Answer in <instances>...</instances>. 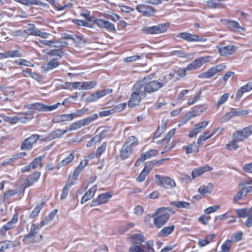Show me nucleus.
<instances>
[{
    "label": "nucleus",
    "mask_w": 252,
    "mask_h": 252,
    "mask_svg": "<svg viewBox=\"0 0 252 252\" xmlns=\"http://www.w3.org/2000/svg\"><path fill=\"white\" fill-rule=\"evenodd\" d=\"M170 208H159L156 213L153 215L154 224L158 228L164 225L170 217V213H172Z\"/></svg>",
    "instance_id": "1"
},
{
    "label": "nucleus",
    "mask_w": 252,
    "mask_h": 252,
    "mask_svg": "<svg viewBox=\"0 0 252 252\" xmlns=\"http://www.w3.org/2000/svg\"><path fill=\"white\" fill-rule=\"evenodd\" d=\"M168 82V79L165 76L158 80H153L149 82L145 81L144 89L147 93H152L158 91L159 89L163 87Z\"/></svg>",
    "instance_id": "2"
},
{
    "label": "nucleus",
    "mask_w": 252,
    "mask_h": 252,
    "mask_svg": "<svg viewBox=\"0 0 252 252\" xmlns=\"http://www.w3.org/2000/svg\"><path fill=\"white\" fill-rule=\"evenodd\" d=\"M98 118L97 114H93L90 116L82 120L77 121L71 124L67 128V131H71L74 130L78 129L80 127L88 125L91 123L93 121L96 120Z\"/></svg>",
    "instance_id": "3"
},
{
    "label": "nucleus",
    "mask_w": 252,
    "mask_h": 252,
    "mask_svg": "<svg viewBox=\"0 0 252 252\" xmlns=\"http://www.w3.org/2000/svg\"><path fill=\"white\" fill-rule=\"evenodd\" d=\"M155 177L156 179V184L159 186L170 189L174 188L176 186L175 181L168 177L156 174Z\"/></svg>",
    "instance_id": "4"
},
{
    "label": "nucleus",
    "mask_w": 252,
    "mask_h": 252,
    "mask_svg": "<svg viewBox=\"0 0 252 252\" xmlns=\"http://www.w3.org/2000/svg\"><path fill=\"white\" fill-rule=\"evenodd\" d=\"M39 227L34 224H32L30 228V232L25 235L23 241L26 242L32 238V243L39 242L42 239V235H38Z\"/></svg>",
    "instance_id": "5"
},
{
    "label": "nucleus",
    "mask_w": 252,
    "mask_h": 252,
    "mask_svg": "<svg viewBox=\"0 0 252 252\" xmlns=\"http://www.w3.org/2000/svg\"><path fill=\"white\" fill-rule=\"evenodd\" d=\"M252 134V126L250 125L244 127L242 129L236 130L233 133L232 136L241 142L248 138Z\"/></svg>",
    "instance_id": "6"
},
{
    "label": "nucleus",
    "mask_w": 252,
    "mask_h": 252,
    "mask_svg": "<svg viewBox=\"0 0 252 252\" xmlns=\"http://www.w3.org/2000/svg\"><path fill=\"white\" fill-rule=\"evenodd\" d=\"M169 28L167 24H160L151 27H145L142 29L143 32L149 34H159L165 32Z\"/></svg>",
    "instance_id": "7"
},
{
    "label": "nucleus",
    "mask_w": 252,
    "mask_h": 252,
    "mask_svg": "<svg viewBox=\"0 0 252 252\" xmlns=\"http://www.w3.org/2000/svg\"><path fill=\"white\" fill-rule=\"evenodd\" d=\"M136 10L145 17H152L156 12V10L152 6L144 4H139L137 5Z\"/></svg>",
    "instance_id": "8"
},
{
    "label": "nucleus",
    "mask_w": 252,
    "mask_h": 252,
    "mask_svg": "<svg viewBox=\"0 0 252 252\" xmlns=\"http://www.w3.org/2000/svg\"><path fill=\"white\" fill-rule=\"evenodd\" d=\"M112 92V89H107L95 92L87 97L86 98V101L87 102H94L106 94H110Z\"/></svg>",
    "instance_id": "9"
},
{
    "label": "nucleus",
    "mask_w": 252,
    "mask_h": 252,
    "mask_svg": "<svg viewBox=\"0 0 252 252\" xmlns=\"http://www.w3.org/2000/svg\"><path fill=\"white\" fill-rule=\"evenodd\" d=\"M149 77H144L143 79L137 81L133 86V92H136L137 94L141 95V96L145 97L146 91L144 88L145 87V81L149 79Z\"/></svg>",
    "instance_id": "10"
},
{
    "label": "nucleus",
    "mask_w": 252,
    "mask_h": 252,
    "mask_svg": "<svg viewBox=\"0 0 252 252\" xmlns=\"http://www.w3.org/2000/svg\"><path fill=\"white\" fill-rule=\"evenodd\" d=\"M178 37L188 42H204L206 41V39L205 38L200 37L188 32L180 33L178 34Z\"/></svg>",
    "instance_id": "11"
},
{
    "label": "nucleus",
    "mask_w": 252,
    "mask_h": 252,
    "mask_svg": "<svg viewBox=\"0 0 252 252\" xmlns=\"http://www.w3.org/2000/svg\"><path fill=\"white\" fill-rule=\"evenodd\" d=\"M39 136L38 134H34L30 137L26 138L23 142L21 145V149L22 150H30L32 148V146L39 138Z\"/></svg>",
    "instance_id": "12"
},
{
    "label": "nucleus",
    "mask_w": 252,
    "mask_h": 252,
    "mask_svg": "<svg viewBox=\"0 0 252 252\" xmlns=\"http://www.w3.org/2000/svg\"><path fill=\"white\" fill-rule=\"evenodd\" d=\"M208 124V121H203L198 124H195L194 128L189 132V138H193L196 136L198 133L203 130Z\"/></svg>",
    "instance_id": "13"
},
{
    "label": "nucleus",
    "mask_w": 252,
    "mask_h": 252,
    "mask_svg": "<svg viewBox=\"0 0 252 252\" xmlns=\"http://www.w3.org/2000/svg\"><path fill=\"white\" fill-rule=\"evenodd\" d=\"M208 61V57H207L197 58L191 63H189L186 67V69L188 71L196 69Z\"/></svg>",
    "instance_id": "14"
},
{
    "label": "nucleus",
    "mask_w": 252,
    "mask_h": 252,
    "mask_svg": "<svg viewBox=\"0 0 252 252\" xmlns=\"http://www.w3.org/2000/svg\"><path fill=\"white\" fill-rule=\"evenodd\" d=\"M111 197L112 195L110 192L102 193L100 194L97 198L92 201L90 206L91 207H94L106 203Z\"/></svg>",
    "instance_id": "15"
},
{
    "label": "nucleus",
    "mask_w": 252,
    "mask_h": 252,
    "mask_svg": "<svg viewBox=\"0 0 252 252\" xmlns=\"http://www.w3.org/2000/svg\"><path fill=\"white\" fill-rule=\"evenodd\" d=\"M18 218V215L14 214L11 220L2 226L0 231V234L1 236H4L6 235V233L7 231L12 229L15 227V224L17 222Z\"/></svg>",
    "instance_id": "16"
},
{
    "label": "nucleus",
    "mask_w": 252,
    "mask_h": 252,
    "mask_svg": "<svg viewBox=\"0 0 252 252\" xmlns=\"http://www.w3.org/2000/svg\"><path fill=\"white\" fill-rule=\"evenodd\" d=\"M220 55L222 56L231 55L236 50V47L234 45H220L217 47Z\"/></svg>",
    "instance_id": "17"
},
{
    "label": "nucleus",
    "mask_w": 252,
    "mask_h": 252,
    "mask_svg": "<svg viewBox=\"0 0 252 252\" xmlns=\"http://www.w3.org/2000/svg\"><path fill=\"white\" fill-rule=\"evenodd\" d=\"M61 104V103H57L54 105L48 106L43 103H34V110L40 111L50 112L57 109Z\"/></svg>",
    "instance_id": "18"
},
{
    "label": "nucleus",
    "mask_w": 252,
    "mask_h": 252,
    "mask_svg": "<svg viewBox=\"0 0 252 252\" xmlns=\"http://www.w3.org/2000/svg\"><path fill=\"white\" fill-rule=\"evenodd\" d=\"M20 243L17 241L5 240L0 242V252H3L5 250L11 248L18 247Z\"/></svg>",
    "instance_id": "19"
},
{
    "label": "nucleus",
    "mask_w": 252,
    "mask_h": 252,
    "mask_svg": "<svg viewBox=\"0 0 252 252\" xmlns=\"http://www.w3.org/2000/svg\"><path fill=\"white\" fill-rule=\"evenodd\" d=\"M220 22L226 27L232 31L238 30L241 29L239 23L237 21L229 19H221Z\"/></svg>",
    "instance_id": "20"
},
{
    "label": "nucleus",
    "mask_w": 252,
    "mask_h": 252,
    "mask_svg": "<svg viewBox=\"0 0 252 252\" xmlns=\"http://www.w3.org/2000/svg\"><path fill=\"white\" fill-rule=\"evenodd\" d=\"M143 97V96H141V95L137 94V93L133 92L128 102V106L129 107H133L138 105L141 102L142 98Z\"/></svg>",
    "instance_id": "21"
},
{
    "label": "nucleus",
    "mask_w": 252,
    "mask_h": 252,
    "mask_svg": "<svg viewBox=\"0 0 252 252\" xmlns=\"http://www.w3.org/2000/svg\"><path fill=\"white\" fill-rule=\"evenodd\" d=\"M67 132H68L67 128L64 130L57 129L54 131H51L47 136V138L50 140L60 138L62 137Z\"/></svg>",
    "instance_id": "22"
},
{
    "label": "nucleus",
    "mask_w": 252,
    "mask_h": 252,
    "mask_svg": "<svg viewBox=\"0 0 252 252\" xmlns=\"http://www.w3.org/2000/svg\"><path fill=\"white\" fill-rule=\"evenodd\" d=\"M41 175L40 172H35L32 174L28 176L26 179V183L27 187L32 186L34 183L36 182Z\"/></svg>",
    "instance_id": "23"
},
{
    "label": "nucleus",
    "mask_w": 252,
    "mask_h": 252,
    "mask_svg": "<svg viewBox=\"0 0 252 252\" xmlns=\"http://www.w3.org/2000/svg\"><path fill=\"white\" fill-rule=\"evenodd\" d=\"M213 169V167L209 166H205L194 169L191 172L192 179H194L197 176L202 174L205 172L210 171Z\"/></svg>",
    "instance_id": "24"
},
{
    "label": "nucleus",
    "mask_w": 252,
    "mask_h": 252,
    "mask_svg": "<svg viewBox=\"0 0 252 252\" xmlns=\"http://www.w3.org/2000/svg\"><path fill=\"white\" fill-rule=\"evenodd\" d=\"M60 65L57 60L51 59L48 63H43L42 65V68L45 71H48L56 68Z\"/></svg>",
    "instance_id": "25"
},
{
    "label": "nucleus",
    "mask_w": 252,
    "mask_h": 252,
    "mask_svg": "<svg viewBox=\"0 0 252 252\" xmlns=\"http://www.w3.org/2000/svg\"><path fill=\"white\" fill-rule=\"evenodd\" d=\"M216 130H213L211 133L209 131H207L200 134L197 139V144H201L206 140L211 138L216 133Z\"/></svg>",
    "instance_id": "26"
},
{
    "label": "nucleus",
    "mask_w": 252,
    "mask_h": 252,
    "mask_svg": "<svg viewBox=\"0 0 252 252\" xmlns=\"http://www.w3.org/2000/svg\"><path fill=\"white\" fill-rule=\"evenodd\" d=\"M72 120V117L71 114H63L58 115L52 119V122L54 123H59L65 121H70Z\"/></svg>",
    "instance_id": "27"
},
{
    "label": "nucleus",
    "mask_w": 252,
    "mask_h": 252,
    "mask_svg": "<svg viewBox=\"0 0 252 252\" xmlns=\"http://www.w3.org/2000/svg\"><path fill=\"white\" fill-rule=\"evenodd\" d=\"M252 89V83H248L247 85L241 87L236 94V99H239L243 94L245 92H249Z\"/></svg>",
    "instance_id": "28"
},
{
    "label": "nucleus",
    "mask_w": 252,
    "mask_h": 252,
    "mask_svg": "<svg viewBox=\"0 0 252 252\" xmlns=\"http://www.w3.org/2000/svg\"><path fill=\"white\" fill-rule=\"evenodd\" d=\"M132 151L130 148L124 145L121 150L120 158L122 159L127 158L131 155Z\"/></svg>",
    "instance_id": "29"
},
{
    "label": "nucleus",
    "mask_w": 252,
    "mask_h": 252,
    "mask_svg": "<svg viewBox=\"0 0 252 252\" xmlns=\"http://www.w3.org/2000/svg\"><path fill=\"white\" fill-rule=\"evenodd\" d=\"M138 141L137 138L133 136H131L127 138L124 145L127 146V147L129 148H130L132 150H133L134 148L138 145Z\"/></svg>",
    "instance_id": "30"
},
{
    "label": "nucleus",
    "mask_w": 252,
    "mask_h": 252,
    "mask_svg": "<svg viewBox=\"0 0 252 252\" xmlns=\"http://www.w3.org/2000/svg\"><path fill=\"white\" fill-rule=\"evenodd\" d=\"M206 5L208 8H221L222 7L220 0H207Z\"/></svg>",
    "instance_id": "31"
},
{
    "label": "nucleus",
    "mask_w": 252,
    "mask_h": 252,
    "mask_svg": "<svg viewBox=\"0 0 252 252\" xmlns=\"http://www.w3.org/2000/svg\"><path fill=\"white\" fill-rule=\"evenodd\" d=\"M207 106L205 104H203L198 107H195L194 109L190 111L192 115H193V117L196 116L201 115L207 109Z\"/></svg>",
    "instance_id": "32"
},
{
    "label": "nucleus",
    "mask_w": 252,
    "mask_h": 252,
    "mask_svg": "<svg viewBox=\"0 0 252 252\" xmlns=\"http://www.w3.org/2000/svg\"><path fill=\"white\" fill-rule=\"evenodd\" d=\"M130 238L132 240L134 244H141L144 242L145 237L141 234L135 233L130 236Z\"/></svg>",
    "instance_id": "33"
},
{
    "label": "nucleus",
    "mask_w": 252,
    "mask_h": 252,
    "mask_svg": "<svg viewBox=\"0 0 252 252\" xmlns=\"http://www.w3.org/2000/svg\"><path fill=\"white\" fill-rule=\"evenodd\" d=\"M170 205L178 208H190V204L185 201H173L170 202Z\"/></svg>",
    "instance_id": "34"
},
{
    "label": "nucleus",
    "mask_w": 252,
    "mask_h": 252,
    "mask_svg": "<svg viewBox=\"0 0 252 252\" xmlns=\"http://www.w3.org/2000/svg\"><path fill=\"white\" fill-rule=\"evenodd\" d=\"M44 204V202H38L33 210L32 211L30 215V218H34L36 217L38 213L40 212V210L42 208Z\"/></svg>",
    "instance_id": "35"
},
{
    "label": "nucleus",
    "mask_w": 252,
    "mask_h": 252,
    "mask_svg": "<svg viewBox=\"0 0 252 252\" xmlns=\"http://www.w3.org/2000/svg\"><path fill=\"white\" fill-rule=\"evenodd\" d=\"M213 188V184L211 183H209L207 186H201L198 189V191L201 194L204 195L205 194L210 193Z\"/></svg>",
    "instance_id": "36"
},
{
    "label": "nucleus",
    "mask_w": 252,
    "mask_h": 252,
    "mask_svg": "<svg viewBox=\"0 0 252 252\" xmlns=\"http://www.w3.org/2000/svg\"><path fill=\"white\" fill-rule=\"evenodd\" d=\"M240 142L234 137L232 136V140L226 145V148L228 150H236L239 148L238 143Z\"/></svg>",
    "instance_id": "37"
},
{
    "label": "nucleus",
    "mask_w": 252,
    "mask_h": 252,
    "mask_svg": "<svg viewBox=\"0 0 252 252\" xmlns=\"http://www.w3.org/2000/svg\"><path fill=\"white\" fill-rule=\"evenodd\" d=\"M47 54L51 57H54L52 59L58 60L61 59L63 52L60 49H54L49 51Z\"/></svg>",
    "instance_id": "38"
},
{
    "label": "nucleus",
    "mask_w": 252,
    "mask_h": 252,
    "mask_svg": "<svg viewBox=\"0 0 252 252\" xmlns=\"http://www.w3.org/2000/svg\"><path fill=\"white\" fill-rule=\"evenodd\" d=\"M148 167V163H146L145 164V168L140 173V175L137 178V181L139 182H142L144 181L145 177L147 175L148 172L151 169V167L149 169H146Z\"/></svg>",
    "instance_id": "39"
},
{
    "label": "nucleus",
    "mask_w": 252,
    "mask_h": 252,
    "mask_svg": "<svg viewBox=\"0 0 252 252\" xmlns=\"http://www.w3.org/2000/svg\"><path fill=\"white\" fill-rule=\"evenodd\" d=\"M251 210V208H245L237 209L236 211L239 217L245 218L250 215Z\"/></svg>",
    "instance_id": "40"
},
{
    "label": "nucleus",
    "mask_w": 252,
    "mask_h": 252,
    "mask_svg": "<svg viewBox=\"0 0 252 252\" xmlns=\"http://www.w3.org/2000/svg\"><path fill=\"white\" fill-rule=\"evenodd\" d=\"M44 158V156H40L35 158L29 164L32 169L36 168L41 163V160Z\"/></svg>",
    "instance_id": "41"
},
{
    "label": "nucleus",
    "mask_w": 252,
    "mask_h": 252,
    "mask_svg": "<svg viewBox=\"0 0 252 252\" xmlns=\"http://www.w3.org/2000/svg\"><path fill=\"white\" fill-rule=\"evenodd\" d=\"M103 139V136L101 134H98L97 135L94 136L93 137L88 143L87 144V146L88 147H91L93 145L96 144L97 142L100 141Z\"/></svg>",
    "instance_id": "42"
},
{
    "label": "nucleus",
    "mask_w": 252,
    "mask_h": 252,
    "mask_svg": "<svg viewBox=\"0 0 252 252\" xmlns=\"http://www.w3.org/2000/svg\"><path fill=\"white\" fill-rule=\"evenodd\" d=\"M74 158V152L71 153L67 157L63 159L59 163L60 166H65L70 163Z\"/></svg>",
    "instance_id": "43"
},
{
    "label": "nucleus",
    "mask_w": 252,
    "mask_h": 252,
    "mask_svg": "<svg viewBox=\"0 0 252 252\" xmlns=\"http://www.w3.org/2000/svg\"><path fill=\"white\" fill-rule=\"evenodd\" d=\"M96 190L97 186L96 185H94L88 190V191L84 195V196L89 200L94 195Z\"/></svg>",
    "instance_id": "44"
},
{
    "label": "nucleus",
    "mask_w": 252,
    "mask_h": 252,
    "mask_svg": "<svg viewBox=\"0 0 252 252\" xmlns=\"http://www.w3.org/2000/svg\"><path fill=\"white\" fill-rule=\"evenodd\" d=\"M175 226L174 225H172L169 226L164 227L162 229L160 232V234H163L164 236H166L170 234L174 230Z\"/></svg>",
    "instance_id": "45"
},
{
    "label": "nucleus",
    "mask_w": 252,
    "mask_h": 252,
    "mask_svg": "<svg viewBox=\"0 0 252 252\" xmlns=\"http://www.w3.org/2000/svg\"><path fill=\"white\" fill-rule=\"evenodd\" d=\"M72 184H73L72 183L71 184L66 183V184L63 187L61 195V199H64L68 195L69 190Z\"/></svg>",
    "instance_id": "46"
},
{
    "label": "nucleus",
    "mask_w": 252,
    "mask_h": 252,
    "mask_svg": "<svg viewBox=\"0 0 252 252\" xmlns=\"http://www.w3.org/2000/svg\"><path fill=\"white\" fill-rule=\"evenodd\" d=\"M232 241L231 240L225 241L221 246V250L223 252H228L232 246Z\"/></svg>",
    "instance_id": "47"
},
{
    "label": "nucleus",
    "mask_w": 252,
    "mask_h": 252,
    "mask_svg": "<svg viewBox=\"0 0 252 252\" xmlns=\"http://www.w3.org/2000/svg\"><path fill=\"white\" fill-rule=\"evenodd\" d=\"M0 117L4 121L11 124H16L19 120L17 117H11L5 115H1Z\"/></svg>",
    "instance_id": "48"
},
{
    "label": "nucleus",
    "mask_w": 252,
    "mask_h": 252,
    "mask_svg": "<svg viewBox=\"0 0 252 252\" xmlns=\"http://www.w3.org/2000/svg\"><path fill=\"white\" fill-rule=\"evenodd\" d=\"M96 85L95 81H88L82 83V89L83 90H90L93 88Z\"/></svg>",
    "instance_id": "49"
},
{
    "label": "nucleus",
    "mask_w": 252,
    "mask_h": 252,
    "mask_svg": "<svg viewBox=\"0 0 252 252\" xmlns=\"http://www.w3.org/2000/svg\"><path fill=\"white\" fill-rule=\"evenodd\" d=\"M187 70H188L186 69V67L184 68H179L177 72L170 73L169 75L171 77H173L174 75H177L179 78L183 77L185 76Z\"/></svg>",
    "instance_id": "50"
},
{
    "label": "nucleus",
    "mask_w": 252,
    "mask_h": 252,
    "mask_svg": "<svg viewBox=\"0 0 252 252\" xmlns=\"http://www.w3.org/2000/svg\"><path fill=\"white\" fill-rule=\"evenodd\" d=\"M193 117L190 111L188 112L181 120L179 126H182L187 123L191 118Z\"/></svg>",
    "instance_id": "51"
},
{
    "label": "nucleus",
    "mask_w": 252,
    "mask_h": 252,
    "mask_svg": "<svg viewBox=\"0 0 252 252\" xmlns=\"http://www.w3.org/2000/svg\"><path fill=\"white\" fill-rule=\"evenodd\" d=\"M158 154V151L157 150H150L142 155L143 158H145V160L150 158L156 156Z\"/></svg>",
    "instance_id": "52"
},
{
    "label": "nucleus",
    "mask_w": 252,
    "mask_h": 252,
    "mask_svg": "<svg viewBox=\"0 0 252 252\" xmlns=\"http://www.w3.org/2000/svg\"><path fill=\"white\" fill-rule=\"evenodd\" d=\"M72 40L77 44L81 45L86 43V40L85 38H83L81 36H78L76 35H73Z\"/></svg>",
    "instance_id": "53"
},
{
    "label": "nucleus",
    "mask_w": 252,
    "mask_h": 252,
    "mask_svg": "<svg viewBox=\"0 0 252 252\" xmlns=\"http://www.w3.org/2000/svg\"><path fill=\"white\" fill-rule=\"evenodd\" d=\"M196 149V152H198V147H196L195 144H189L186 147V153L187 154L192 153Z\"/></svg>",
    "instance_id": "54"
},
{
    "label": "nucleus",
    "mask_w": 252,
    "mask_h": 252,
    "mask_svg": "<svg viewBox=\"0 0 252 252\" xmlns=\"http://www.w3.org/2000/svg\"><path fill=\"white\" fill-rule=\"evenodd\" d=\"M87 109H82L77 111L75 112L71 113V116L72 117V120L74 118L82 116L86 112Z\"/></svg>",
    "instance_id": "55"
},
{
    "label": "nucleus",
    "mask_w": 252,
    "mask_h": 252,
    "mask_svg": "<svg viewBox=\"0 0 252 252\" xmlns=\"http://www.w3.org/2000/svg\"><path fill=\"white\" fill-rule=\"evenodd\" d=\"M106 142H103L100 147H98L96 149L95 152L97 156L99 157L105 152L106 148Z\"/></svg>",
    "instance_id": "56"
},
{
    "label": "nucleus",
    "mask_w": 252,
    "mask_h": 252,
    "mask_svg": "<svg viewBox=\"0 0 252 252\" xmlns=\"http://www.w3.org/2000/svg\"><path fill=\"white\" fill-rule=\"evenodd\" d=\"M229 94L228 93L224 94L219 99L217 104V108H219L220 106L224 103L228 99L229 97Z\"/></svg>",
    "instance_id": "57"
},
{
    "label": "nucleus",
    "mask_w": 252,
    "mask_h": 252,
    "mask_svg": "<svg viewBox=\"0 0 252 252\" xmlns=\"http://www.w3.org/2000/svg\"><path fill=\"white\" fill-rule=\"evenodd\" d=\"M230 111L233 114V117L245 115L248 114L249 113L248 111L247 110H239L233 109Z\"/></svg>",
    "instance_id": "58"
},
{
    "label": "nucleus",
    "mask_w": 252,
    "mask_h": 252,
    "mask_svg": "<svg viewBox=\"0 0 252 252\" xmlns=\"http://www.w3.org/2000/svg\"><path fill=\"white\" fill-rule=\"evenodd\" d=\"M35 36H38L43 38H47L50 35L49 33L40 31L37 29L34 31Z\"/></svg>",
    "instance_id": "59"
},
{
    "label": "nucleus",
    "mask_w": 252,
    "mask_h": 252,
    "mask_svg": "<svg viewBox=\"0 0 252 252\" xmlns=\"http://www.w3.org/2000/svg\"><path fill=\"white\" fill-rule=\"evenodd\" d=\"M82 83H80L79 82L68 83V87L73 88L74 89L81 90L82 89Z\"/></svg>",
    "instance_id": "60"
},
{
    "label": "nucleus",
    "mask_w": 252,
    "mask_h": 252,
    "mask_svg": "<svg viewBox=\"0 0 252 252\" xmlns=\"http://www.w3.org/2000/svg\"><path fill=\"white\" fill-rule=\"evenodd\" d=\"M128 252H145V251L140 246L133 245L129 248Z\"/></svg>",
    "instance_id": "61"
},
{
    "label": "nucleus",
    "mask_w": 252,
    "mask_h": 252,
    "mask_svg": "<svg viewBox=\"0 0 252 252\" xmlns=\"http://www.w3.org/2000/svg\"><path fill=\"white\" fill-rule=\"evenodd\" d=\"M35 29V26L33 24H29V29L25 30L24 32L28 35H35L34 31Z\"/></svg>",
    "instance_id": "62"
},
{
    "label": "nucleus",
    "mask_w": 252,
    "mask_h": 252,
    "mask_svg": "<svg viewBox=\"0 0 252 252\" xmlns=\"http://www.w3.org/2000/svg\"><path fill=\"white\" fill-rule=\"evenodd\" d=\"M7 55L6 57H9L10 58L20 57L22 56L20 52L17 50L8 51Z\"/></svg>",
    "instance_id": "63"
},
{
    "label": "nucleus",
    "mask_w": 252,
    "mask_h": 252,
    "mask_svg": "<svg viewBox=\"0 0 252 252\" xmlns=\"http://www.w3.org/2000/svg\"><path fill=\"white\" fill-rule=\"evenodd\" d=\"M172 55L178 57L182 58H187L188 56V55L187 53H185L179 50L173 51L172 52Z\"/></svg>",
    "instance_id": "64"
}]
</instances>
